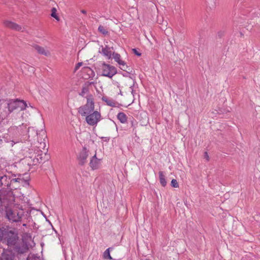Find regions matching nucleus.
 <instances>
[{"instance_id": "f257e3e1", "label": "nucleus", "mask_w": 260, "mask_h": 260, "mask_svg": "<svg viewBox=\"0 0 260 260\" xmlns=\"http://www.w3.org/2000/svg\"><path fill=\"white\" fill-rule=\"evenodd\" d=\"M26 106V103L22 100H0V122L8 118L14 110L22 111Z\"/></svg>"}, {"instance_id": "f03ea898", "label": "nucleus", "mask_w": 260, "mask_h": 260, "mask_svg": "<svg viewBox=\"0 0 260 260\" xmlns=\"http://www.w3.org/2000/svg\"><path fill=\"white\" fill-rule=\"evenodd\" d=\"M5 240L9 247H12L17 252L24 253L27 251L28 246L23 240L19 239L17 234L11 231L3 230V237L0 241Z\"/></svg>"}, {"instance_id": "7ed1b4c3", "label": "nucleus", "mask_w": 260, "mask_h": 260, "mask_svg": "<svg viewBox=\"0 0 260 260\" xmlns=\"http://www.w3.org/2000/svg\"><path fill=\"white\" fill-rule=\"evenodd\" d=\"M87 99L86 104L83 106H80L78 109V113L82 116H85L94 111V103L93 96L92 94H89L85 96Z\"/></svg>"}, {"instance_id": "20e7f679", "label": "nucleus", "mask_w": 260, "mask_h": 260, "mask_svg": "<svg viewBox=\"0 0 260 260\" xmlns=\"http://www.w3.org/2000/svg\"><path fill=\"white\" fill-rule=\"evenodd\" d=\"M101 70L102 71L101 75L109 77V78H112L117 72V69L115 67L107 64L104 62L102 63Z\"/></svg>"}, {"instance_id": "39448f33", "label": "nucleus", "mask_w": 260, "mask_h": 260, "mask_svg": "<svg viewBox=\"0 0 260 260\" xmlns=\"http://www.w3.org/2000/svg\"><path fill=\"white\" fill-rule=\"evenodd\" d=\"M85 116V120L87 123L91 126H96L101 119V115L97 111H93Z\"/></svg>"}, {"instance_id": "423d86ee", "label": "nucleus", "mask_w": 260, "mask_h": 260, "mask_svg": "<svg viewBox=\"0 0 260 260\" xmlns=\"http://www.w3.org/2000/svg\"><path fill=\"white\" fill-rule=\"evenodd\" d=\"M6 216L10 221L18 222L20 220L22 217V212H18L17 211L8 209L6 211Z\"/></svg>"}, {"instance_id": "0eeeda50", "label": "nucleus", "mask_w": 260, "mask_h": 260, "mask_svg": "<svg viewBox=\"0 0 260 260\" xmlns=\"http://www.w3.org/2000/svg\"><path fill=\"white\" fill-rule=\"evenodd\" d=\"M37 141L39 145L37 146L39 149H45L46 147V141L47 138L46 132L45 131L42 129L38 133L37 136Z\"/></svg>"}, {"instance_id": "6e6552de", "label": "nucleus", "mask_w": 260, "mask_h": 260, "mask_svg": "<svg viewBox=\"0 0 260 260\" xmlns=\"http://www.w3.org/2000/svg\"><path fill=\"white\" fill-rule=\"evenodd\" d=\"M112 56L115 61L120 66V69L124 71H126L128 67L125 61L121 59L120 55L117 53L113 52L112 53Z\"/></svg>"}, {"instance_id": "1a4fd4ad", "label": "nucleus", "mask_w": 260, "mask_h": 260, "mask_svg": "<svg viewBox=\"0 0 260 260\" xmlns=\"http://www.w3.org/2000/svg\"><path fill=\"white\" fill-rule=\"evenodd\" d=\"M88 156V151L85 147L83 148L78 156L79 164L83 165L86 162Z\"/></svg>"}, {"instance_id": "9d476101", "label": "nucleus", "mask_w": 260, "mask_h": 260, "mask_svg": "<svg viewBox=\"0 0 260 260\" xmlns=\"http://www.w3.org/2000/svg\"><path fill=\"white\" fill-rule=\"evenodd\" d=\"M23 164H26L28 166H33L36 165L39 162V159L36 158V156H26L23 159H22Z\"/></svg>"}, {"instance_id": "9b49d317", "label": "nucleus", "mask_w": 260, "mask_h": 260, "mask_svg": "<svg viewBox=\"0 0 260 260\" xmlns=\"http://www.w3.org/2000/svg\"><path fill=\"white\" fill-rule=\"evenodd\" d=\"M101 165V159H98L96 154L93 156L90 161V167L93 170L98 169L99 168Z\"/></svg>"}, {"instance_id": "f8f14e48", "label": "nucleus", "mask_w": 260, "mask_h": 260, "mask_svg": "<svg viewBox=\"0 0 260 260\" xmlns=\"http://www.w3.org/2000/svg\"><path fill=\"white\" fill-rule=\"evenodd\" d=\"M11 175L6 174L0 177V186L4 185L5 186L10 187Z\"/></svg>"}, {"instance_id": "ddd939ff", "label": "nucleus", "mask_w": 260, "mask_h": 260, "mask_svg": "<svg viewBox=\"0 0 260 260\" xmlns=\"http://www.w3.org/2000/svg\"><path fill=\"white\" fill-rule=\"evenodd\" d=\"M4 23L6 27L14 30H20L22 28L21 26L10 21H5Z\"/></svg>"}, {"instance_id": "4468645a", "label": "nucleus", "mask_w": 260, "mask_h": 260, "mask_svg": "<svg viewBox=\"0 0 260 260\" xmlns=\"http://www.w3.org/2000/svg\"><path fill=\"white\" fill-rule=\"evenodd\" d=\"M35 50L40 54L48 56L50 55L49 50L45 49L44 47L36 45L34 46Z\"/></svg>"}, {"instance_id": "2eb2a0df", "label": "nucleus", "mask_w": 260, "mask_h": 260, "mask_svg": "<svg viewBox=\"0 0 260 260\" xmlns=\"http://www.w3.org/2000/svg\"><path fill=\"white\" fill-rule=\"evenodd\" d=\"M99 52L109 59L111 58L113 53L110 48L107 46L105 47H102L101 50H100Z\"/></svg>"}, {"instance_id": "dca6fc26", "label": "nucleus", "mask_w": 260, "mask_h": 260, "mask_svg": "<svg viewBox=\"0 0 260 260\" xmlns=\"http://www.w3.org/2000/svg\"><path fill=\"white\" fill-rule=\"evenodd\" d=\"M38 135V132L33 127L28 128V137L30 139L29 141L35 140V138Z\"/></svg>"}, {"instance_id": "f3484780", "label": "nucleus", "mask_w": 260, "mask_h": 260, "mask_svg": "<svg viewBox=\"0 0 260 260\" xmlns=\"http://www.w3.org/2000/svg\"><path fill=\"white\" fill-rule=\"evenodd\" d=\"M2 260H14V255L10 251H4L2 254Z\"/></svg>"}, {"instance_id": "a211bd4d", "label": "nucleus", "mask_w": 260, "mask_h": 260, "mask_svg": "<svg viewBox=\"0 0 260 260\" xmlns=\"http://www.w3.org/2000/svg\"><path fill=\"white\" fill-rule=\"evenodd\" d=\"M158 175L160 184L164 187L166 186L167 185V181L164 172L162 171H159Z\"/></svg>"}, {"instance_id": "6ab92c4d", "label": "nucleus", "mask_w": 260, "mask_h": 260, "mask_svg": "<svg viewBox=\"0 0 260 260\" xmlns=\"http://www.w3.org/2000/svg\"><path fill=\"white\" fill-rule=\"evenodd\" d=\"M117 117L118 119L122 123H125L127 122V117L125 114L123 112H119L117 115Z\"/></svg>"}, {"instance_id": "aec40b11", "label": "nucleus", "mask_w": 260, "mask_h": 260, "mask_svg": "<svg viewBox=\"0 0 260 260\" xmlns=\"http://www.w3.org/2000/svg\"><path fill=\"white\" fill-rule=\"evenodd\" d=\"M89 92V87L88 85H84L82 87L81 92L79 93V95L82 97H84L85 94Z\"/></svg>"}, {"instance_id": "412c9836", "label": "nucleus", "mask_w": 260, "mask_h": 260, "mask_svg": "<svg viewBox=\"0 0 260 260\" xmlns=\"http://www.w3.org/2000/svg\"><path fill=\"white\" fill-rule=\"evenodd\" d=\"M112 249H113V248L109 247V248H107L104 251V254H103V257L105 259H109V260L112 259V257L110 255V250Z\"/></svg>"}, {"instance_id": "4be33fe9", "label": "nucleus", "mask_w": 260, "mask_h": 260, "mask_svg": "<svg viewBox=\"0 0 260 260\" xmlns=\"http://www.w3.org/2000/svg\"><path fill=\"white\" fill-rule=\"evenodd\" d=\"M21 181L20 178H12V175H11L10 188H16L17 186H13V184L17 182H20Z\"/></svg>"}, {"instance_id": "5701e85b", "label": "nucleus", "mask_w": 260, "mask_h": 260, "mask_svg": "<svg viewBox=\"0 0 260 260\" xmlns=\"http://www.w3.org/2000/svg\"><path fill=\"white\" fill-rule=\"evenodd\" d=\"M56 12H57L56 9L55 8H52L51 9V16L52 17L54 18L57 21H58L59 20V18L57 16Z\"/></svg>"}, {"instance_id": "b1692460", "label": "nucleus", "mask_w": 260, "mask_h": 260, "mask_svg": "<svg viewBox=\"0 0 260 260\" xmlns=\"http://www.w3.org/2000/svg\"><path fill=\"white\" fill-rule=\"evenodd\" d=\"M98 30L103 35H107L108 32V31L105 28V27L102 25H100L99 26Z\"/></svg>"}, {"instance_id": "393cba45", "label": "nucleus", "mask_w": 260, "mask_h": 260, "mask_svg": "<svg viewBox=\"0 0 260 260\" xmlns=\"http://www.w3.org/2000/svg\"><path fill=\"white\" fill-rule=\"evenodd\" d=\"M27 260H41L39 257H37L35 256L34 254H29L27 258Z\"/></svg>"}, {"instance_id": "a878e982", "label": "nucleus", "mask_w": 260, "mask_h": 260, "mask_svg": "<svg viewBox=\"0 0 260 260\" xmlns=\"http://www.w3.org/2000/svg\"><path fill=\"white\" fill-rule=\"evenodd\" d=\"M171 186L175 188L179 187L178 183L176 179H172L171 181Z\"/></svg>"}, {"instance_id": "bb28decb", "label": "nucleus", "mask_w": 260, "mask_h": 260, "mask_svg": "<svg viewBox=\"0 0 260 260\" xmlns=\"http://www.w3.org/2000/svg\"><path fill=\"white\" fill-rule=\"evenodd\" d=\"M102 100L103 101H105L107 103V105L110 106H113V102L111 100H108L106 98H103Z\"/></svg>"}, {"instance_id": "cd10ccee", "label": "nucleus", "mask_w": 260, "mask_h": 260, "mask_svg": "<svg viewBox=\"0 0 260 260\" xmlns=\"http://www.w3.org/2000/svg\"><path fill=\"white\" fill-rule=\"evenodd\" d=\"M175 11L178 12L179 14L181 13V7L180 5H178L175 7Z\"/></svg>"}, {"instance_id": "c85d7f7f", "label": "nucleus", "mask_w": 260, "mask_h": 260, "mask_svg": "<svg viewBox=\"0 0 260 260\" xmlns=\"http://www.w3.org/2000/svg\"><path fill=\"white\" fill-rule=\"evenodd\" d=\"M24 68H26V67H28L30 72L34 73L35 72V68L32 67H29L27 64H23Z\"/></svg>"}, {"instance_id": "c756f323", "label": "nucleus", "mask_w": 260, "mask_h": 260, "mask_svg": "<svg viewBox=\"0 0 260 260\" xmlns=\"http://www.w3.org/2000/svg\"><path fill=\"white\" fill-rule=\"evenodd\" d=\"M132 51H133V53H134L135 54H136V55H137V56H141V53H140V52H139L138 51V50H137L136 49H135V48L133 49H132Z\"/></svg>"}, {"instance_id": "7c9ffc66", "label": "nucleus", "mask_w": 260, "mask_h": 260, "mask_svg": "<svg viewBox=\"0 0 260 260\" xmlns=\"http://www.w3.org/2000/svg\"><path fill=\"white\" fill-rule=\"evenodd\" d=\"M82 65V62H78L75 66V70H78L79 68Z\"/></svg>"}, {"instance_id": "2f4dec72", "label": "nucleus", "mask_w": 260, "mask_h": 260, "mask_svg": "<svg viewBox=\"0 0 260 260\" xmlns=\"http://www.w3.org/2000/svg\"><path fill=\"white\" fill-rule=\"evenodd\" d=\"M204 156H205V158H206V159H207V160H209V156H208V153H207V152H205L204 153Z\"/></svg>"}, {"instance_id": "473e14b6", "label": "nucleus", "mask_w": 260, "mask_h": 260, "mask_svg": "<svg viewBox=\"0 0 260 260\" xmlns=\"http://www.w3.org/2000/svg\"><path fill=\"white\" fill-rule=\"evenodd\" d=\"M3 143H4V141H3V138H2L1 136H0V147L3 145Z\"/></svg>"}, {"instance_id": "72a5a7b5", "label": "nucleus", "mask_w": 260, "mask_h": 260, "mask_svg": "<svg viewBox=\"0 0 260 260\" xmlns=\"http://www.w3.org/2000/svg\"><path fill=\"white\" fill-rule=\"evenodd\" d=\"M3 237V230L0 229V240L2 239Z\"/></svg>"}, {"instance_id": "f704fd0d", "label": "nucleus", "mask_w": 260, "mask_h": 260, "mask_svg": "<svg viewBox=\"0 0 260 260\" xmlns=\"http://www.w3.org/2000/svg\"><path fill=\"white\" fill-rule=\"evenodd\" d=\"M81 12L82 13L84 14H86V11L85 10H82L81 11Z\"/></svg>"}, {"instance_id": "c9c22d12", "label": "nucleus", "mask_w": 260, "mask_h": 260, "mask_svg": "<svg viewBox=\"0 0 260 260\" xmlns=\"http://www.w3.org/2000/svg\"><path fill=\"white\" fill-rule=\"evenodd\" d=\"M23 226H26V224L24 223V224H23Z\"/></svg>"}, {"instance_id": "e433bc0d", "label": "nucleus", "mask_w": 260, "mask_h": 260, "mask_svg": "<svg viewBox=\"0 0 260 260\" xmlns=\"http://www.w3.org/2000/svg\"><path fill=\"white\" fill-rule=\"evenodd\" d=\"M146 260H149V259H146Z\"/></svg>"}]
</instances>
